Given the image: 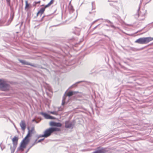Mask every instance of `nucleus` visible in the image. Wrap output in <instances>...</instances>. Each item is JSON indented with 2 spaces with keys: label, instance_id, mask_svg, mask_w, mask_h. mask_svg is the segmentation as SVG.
Returning <instances> with one entry per match:
<instances>
[{
  "label": "nucleus",
  "instance_id": "5",
  "mask_svg": "<svg viewBox=\"0 0 153 153\" xmlns=\"http://www.w3.org/2000/svg\"><path fill=\"white\" fill-rule=\"evenodd\" d=\"M100 148V147L97 148V150L92 153H105L107 151L105 148Z\"/></svg>",
  "mask_w": 153,
  "mask_h": 153
},
{
  "label": "nucleus",
  "instance_id": "19",
  "mask_svg": "<svg viewBox=\"0 0 153 153\" xmlns=\"http://www.w3.org/2000/svg\"><path fill=\"white\" fill-rule=\"evenodd\" d=\"M65 101L64 100H63L62 101V105H64L65 104Z\"/></svg>",
  "mask_w": 153,
  "mask_h": 153
},
{
  "label": "nucleus",
  "instance_id": "13",
  "mask_svg": "<svg viewBox=\"0 0 153 153\" xmlns=\"http://www.w3.org/2000/svg\"><path fill=\"white\" fill-rule=\"evenodd\" d=\"M25 9L26 10H28L30 8L31 6L30 4L28 3L27 1H26L25 2Z\"/></svg>",
  "mask_w": 153,
  "mask_h": 153
},
{
  "label": "nucleus",
  "instance_id": "8",
  "mask_svg": "<svg viewBox=\"0 0 153 153\" xmlns=\"http://www.w3.org/2000/svg\"><path fill=\"white\" fill-rule=\"evenodd\" d=\"M20 125L22 130L24 131L26 127V124L25 121L22 120L20 123Z\"/></svg>",
  "mask_w": 153,
  "mask_h": 153
},
{
  "label": "nucleus",
  "instance_id": "4",
  "mask_svg": "<svg viewBox=\"0 0 153 153\" xmlns=\"http://www.w3.org/2000/svg\"><path fill=\"white\" fill-rule=\"evenodd\" d=\"M9 88V85L3 80L0 79V89L2 91H7Z\"/></svg>",
  "mask_w": 153,
  "mask_h": 153
},
{
  "label": "nucleus",
  "instance_id": "18",
  "mask_svg": "<svg viewBox=\"0 0 153 153\" xmlns=\"http://www.w3.org/2000/svg\"><path fill=\"white\" fill-rule=\"evenodd\" d=\"M6 1H7L8 5L9 6H10V0H6Z\"/></svg>",
  "mask_w": 153,
  "mask_h": 153
},
{
  "label": "nucleus",
  "instance_id": "17",
  "mask_svg": "<svg viewBox=\"0 0 153 153\" xmlns=\"http://www.w3.org/2000/svg\"><path fill=\"white\" fill-rule=\"evenodd\" d=\"M41 1H35L34 2V5L36 6L37 4H40V3Z\"/></svg>",
  "mask_w": 153,
  "mask_h": 153
},
{
  "label": "nucleus",
  "instance_id": "14",
  "mask_svg": "<svg viewBox=\"0 0 153 153\" xmlns=\"http://www.w3.org/2000/svg\"><path fill=\"white\" fill-rule=\"evenodd\" d=\"M19 61L20 62L22 63L23 64L32 65L30 63L28 62H26L24 60L20 59L19 60Z\"/></svg>",
  "mask_w": 153,
  "mask_h": 153
},
{
  "label": "nucleus",
  "instance_id": "3",
  "mask_svg": "<svg viewBox=\"0 0 153 153\" xmlns=\"http://www.w3.org/2000/svg\"><path fill=\"white\" fill-rule=\"evenodd\" d=\"M153 40V37H143L138 39L135 41V42L140 44H146Z\"/></svg>",
  "mask_w": 153,
  "mask_h": 153
},
{
  "label": "nucleus",
  "instance_id": "7",
  "mask_svg": "<svg viewBox=\"0 0 153 153\" xmlns=\"http://www.w3.org/2000/svg\"><path fill=\"white\" fill-rule=\"evenodd\" d=\"M49 125L51 126L61 127L62 126V124L60 123H56L54 122H50L49 123Z\"/></svg>",
  "mask_w": 153,
  "mask_h": 153
},
{
  "label": "nucleus",
  "instance_id": "12",
  "mask_svg": "<svg viewBox=\"0 0 153 153\" xmlns=\"http://www.w3.org/2000/svg\"><path fill=\"white\" fill-rule=\"evenodd\" d=\"M72 126V124L69 121H66L65 122V127L66 128H71Z\"/></svg>",
  "mask_w": 153,
  "mask_h": 153
},
{
  "label": "nucleus",
  "instance_id": "15",
  "mask_svg": "<svg viewBox=\"0 0 153 153\" xmlns=\"http://www.w3.org/2000/svg\"><path fill=\"white\" fill-rule=\"evenodd\" d=\"M54 1V0H51L47 5L45 6V8H47L51 6L53 3Z\"/></svg>",
  "mask_w": 153,
  "mask_h": 153
},
{
  "label": "nucleus",
  "instance_id": "16",
  "mask_svg": "<svg viewBox=\"0 0 153 153\" xmlns=\"http://www.w3.org/2000/svg\"><path fill=\"white\" fill-rule=\"evenodd\" d=\"M48 113L53 114L55 115H58V113L56 111H49Z\"/></svg>",
  "mask_w": 153,
  "mask_h": 153
},
{
  "label": "nucleus",
  "instance_id": "1",
  "mask_svg": "<svg viewBox=\"0 0 153 153\" xmlns=\"http://www.w3.org/2000/svg\"><path fill=\"white\" fill-rule=\"evenodd\" d=\"M34 131V128H32L30 130H29L28 133L26 136L22 141L20 145L19 148V149L21 151H24L27 145L29 143L30 139L29 138V137L31 136L32 134L33 133Z\"/></svg>",
  "mask_w": 153,
  "mask_h": 153
},
{
  "label": "nucleus",
  "instance_id": "20",
  "mask_svg": "<svg viewBox=\"0 0 153 153\" xmlns=\"http://www.w3.org/2000/svg\"><path fill=\"white\" fill-rule=\"evenodd\" d=\"M44 140V139H41L39 140L36 143H39V142H40L41 141H42Z\"/></svg>",
  "mask_w": 153,
  "mask_h": 153
},
{
  "label": "nucleus",
  "instance_id": "2",
  "mask_svg": "<svg viewBox=\"0 0 153 153\" xmlns=\"http://www.w3.org/2000/svg\"><path fill=\"white\" fill-rule=\"evenodd\" d=\"M61 131L59 128L56 127H50L45 129L43 132V134L39 135V137H47L50 136L55 131Z\"/></svg>",
  "mask_w": 153,
  "mask_h": 153
},
{
  "label": "nucleus",
  "instance_id": "9",
  "mask_svg": "<svg viewBox=\"0 0 153 153\" xmlns=\"http://www.w3.org/2000/svg\"><path fill=\"white\" fill-rule=\"evenodd\" d=\"M46 8H45V6L44 7L41 8L37 13V15L38 16L39 15L40 16H41L44 13Z\"/></svg>",
  "mask_w": 153,
  "mask_h": 153
},
{
  "label": "nucleus",
  "instance_id": "10",
  "mask_svg": "<svg viewBox=\"0 0 153 153\" xmlns=\"http://www.w3.org/2000/svg\"><path fill=\"white\" fill-rule=\"evenodd\" d=\"M18 139V137L16 136H15L12 139V141L14 145H17Z\"/></svg>",
  "mask_w": 153,
  "mask_h": 153
},
{
  "label": "nucleus",
  "instance_id": "6",
  "mask_svg": "<svg viewBox=\"0 0 153 153\" xmlns=\"http://www.w3.org/2000/svg\"><path fill=\"white\" fill-rule=\"evenodd\" d=\"M41 114L46 119L55 120L56 118L55 117L50 116L46 113L42 112Z\"/></svg>",
  "mask_w": 153,
  "mask_h": 153
},
{
  "label": "nucleus",
  "instance_id": "11",
  "mask_svg": "<svg viewBox=\"0 0 153 153\" xmlns=\"http://www.w3.org/2000/svg\"><path fill=\"white\" fill-rule=\"evenodd\" d=\"M78 91H70L68 92L67 94H66V96H68V97H70L72 95L76 94L78 93Z\"/></svg>",
  "mask_w": 153,
  "mask_h": 153
}]
</instances>
